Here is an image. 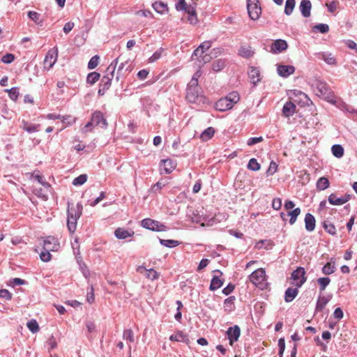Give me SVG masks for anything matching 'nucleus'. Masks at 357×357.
Wrapping results in <instances>:
<instances>
[{"instance_id":"obj_1","label":"nucleus","mask_w":357,"mask_h":357,"mask_svg":"<svg viewBox=\"0 0 357 357\" xmlns=\"http://www.w3.org/2000/svg\"><path fill=\"white\" fill-rule=\"evenodd\" d=\"M314 92L315 94L331 103H336L337 98L334 93L328 87L326 83L317 81L314 84Z\"/></svg>"},{"instance_id":"obj_2","label":"nucleus","mask_w":357,"mask_h":357,"mask_svg":"<svg viewBox=\"0 0 357 357\" xmlns=\"http://www.w3.org/2000/svg\"><path fill=\"white\" fill-rule=\"evenodd\" d=\"M240 100L239 94L236 91L229 93L225 98H220L215 103V109L220 112H225L231 109Z\"/></svg>"},{"instance_id":"obj_3","label":"nucleus","mask_w":357,"mask_h":357,"mask_svg":"<svg viewBox=\"0 0 357 357\" xmlns=\"http://www.w3.org/2000/svg\"><path fill=\"white\" fill-rule=\"evenodd\" d=\"M175 7L177 10H182L188 14L187 20L190 24L192 25L197 24L198 19L195 8L192 4L187 3L185 0H178Z\"/></svg>"},{"instance_id":"obj_4","label":"nucleus","mask_w":357,"mask_h":357,"mask_svg":"<svg viewBox=\"0 0 357 357\" xmlns=\"http://www.w3.org/2000/svg\"><path fill=\"white\" fill-rule=\"evenodd\" d=\"M82 215V206L77 205L76 208H68L67 227L70 233H73L77 228V221Z\"/></svg>"},{"instance_id":"obj_5","label":"nucleus","mask_w":357,"mask_h":357,"mask_svg":"<svg viewBox=\"0 0 357 357\" xmlns=\"http://www.w3.org/2000/svg\"><path fill=\"white\" fill-rule=\"evenodd\" d=\"M250 282L256 287L263 289L266 287V275L264 268H258L250 275Z\"/></svg>"},{"instance_id":"obj_6","label":"nucleus","mask_w":357,"mask_h":357,"mask_svg":"<svg viewBox=\"0 0 357 357\" xmlns=\"http://www.w3.org/2000/svg\"><path fill=\"white\" fill-rule=\"evenodd\" d=\"M98 126H100L102 128H105L107 126V120L103 116L102 113L100 111H96L93 113L91 121L85 125L82 131L84 132H87L88 128Z\"/></svg>"},{"instance_id":"obj_7","label":"nucleus","mask_w":357,"mask_h":357,"mask_svg":"<svg viewBox=\"0 0 357 357\" xmlns=\"http://www.w3.org/2000/svg\"><path fill=\"white\" fill-rule=\"evenodd\" d=\"M142 226L155 231H165L167 230V227L165 225L151 218L144 219L142 221Z\"/></svg>"},{"instance_id":"obj_8","label":"nucleus","mask_w":357,"mask_h":357,"mask_svg":"<svg viewBox=\"0 0 357 357\" xmlns=\"http://www.w3.org/2000/svg\"><path fill=\"white\" fill-rule=\"evenodd\" d=\"M247 9L251 20H256L260 17L261 9L257 0H248Z\"/></svg>"},{"instance_id":"obj_9","label":"nucleus","mask_w":357,"mask_h":357,"mask_svg":"<svg viewBox=\"0 0 357 357\" xmlns=\"http://www.w3.org/2000/svg\"><path fill=\"white\" fill-rule=\"evenodd\" d=\"M291 278L294 284L297 287H301L306 281L305 271L304 268L298 267L291 273Z\"/></svg>"},{"instance_id":"obj_10","label":"nucleus","mask_w":357,"mask_h":357,"mask_svg":"<svg viewBox=\"0 0 357 357\" xmlns=\"http://www.w3.org/2000/svg\"><path fill=\"white\" fill-rule=\"evenodd\" d=\"M57 56L58 50L56 47L50 50L44 59V68L50 70L56 61Z\"/></svg>"},{"instance_id":"obj_11","label":"nucleus","mask_w":357,"mask_h":357,"mask_svg":"<svg viewBox=\"0 0 357 357\" xmlns=\"http://www.w3.org/2000/svg\"><path fill=\"white\" fill-rule=\"evenodd\" d=\"M176 161L171 159H163L160 162V171L161 174H170L176 167Z\"/></svg>"},{"instance_id":"obj_12","label":"nucleus","mask_w":357,"mask_h":357,"mask_svg":"<svg viewBox=\"0 0 357 357\" xmlns=\"http://www.w3.org/2000/svg\"><path fill=\"white\" fill-rule=\"evenodd\" d=\"M60 248L59 240L52 236H47L43 241L44 250H51L52 252L57 251Z\"/></svg>"},{"instance_id":"obj_13","label":"nucleus","mask_w":357,"mask_h":357,"mask_svg":"<svg viewBox=\"0 0 357 357\" xmlns=\"http://www.w3.org/2000/svg\"><path fill=\"white\" fill-rule=\"evenodd\" d=\"M351 199V195L346 194L341 197H337L336 194L332 193L328 196V202L332 205H343Z\"/></svg>"},{"instance_id":"obj_14","label":"nucleus","mask_w":357,"mask_h":357,"mask_svg":"<svg viewBox=\"0 0 357 357\" xmlns=\"http://www.w3.org/2000/svg\"><path fill=\"white\" fill-rule=\"evenodd\" d=\"M227 335L229 340V344L232 346L235 342H236L240 337L241 330L238 326H234L228 328Z\"/></svg>"},{"instance_id":"obj_15","label":"nucleus","mask_w":357,"mask_h":357,"mask_svg":"<svg viewBox=\"0 0 357 357\" xmlns=\"http://www.w3.org/2000/svg\"><path fill=\"white\" fill-rule=\"evenodd\" d=\"M288 45L284 40L278 39L274 41L271 46V52L277 54L287 49Z\"/></svg>"},{"instance_id":"obj_16","label":"nucleus","mask_w":357,"mask_h":357,"mask_svg":"<svg viewBox=\"0 0 357 357\" xmlns=\"http://www.w3.org/2000/svg\"><path fill=\"white\" fill-rule=\"evenodd\" d=\"M201 98L198 89L187 88L185 98L189 102L196 103Z\"/></svg>"},{"instance_id":"obj_17","label":"nucleus","mask_w":357,"mask_h":357,"mask_svg":"<svg viewBox=\"0 0 357 357\" xmlns=\"http://www.w3.org/2000/svg\"><path fill=\"white\" fill-rule=\"evenodd\" d=\"M213 272L219 275H213L209 287L211 291L217 290L223 284V280L220 278V276L222 275V273L219 270H215Z\"/></svg>"},{"instance_id":"obj_18","label":"nucleus","mask_w":357,"mask_h":357,"mask_svg":"<svg viewBox=\"0 0 357 357\" xmlns=\"http://www.w3.org/2000/svg\"><path fill=\"white\" fill-rule=\"evenodd\" d=\"M169 340L172 342H181L186 344H189L190 342L188 335L181 331H178L172 334L169 337Z\"/></svg>"},{"instance_id":"obj_19","label":"nucleus","mask_w":357,"mask_h":357,"mask_svg":"<svg viewBox=\"0 0 357 357\" xmlns=\"http://www.w3.org/2000/svg\"><path fill=\"white\" fill-rule=\"evenodd\" d=\"M277 71L280 76L286 77L294 73L295 68L293 66L279 65Z\"/></svg>"},{"instance_id":"obj_20","label":"nucleus","mask_w":357,"mask_h":357,"mask_svg":"<svg viewBox=\"0 0 357 357\" xmlns=\"http://www.w3.org/2000/svg\"><path fill=\"white\" fill-rule=\"evenodd\" d=\"M299 8L303 17H308L310 16L312 3L310 0H302Z\"/></svg>"},{"instance_id":"obj_21","label":"nucleus","mask_w":357,"mask_h":357,"mask_svg":"<svg viewBox=\"0 0 357 357\" xmlns=\"http://www.w3.org/2000/svg\"><path fill=\"white\" fill-rule=\"evenodd\" d=\"M296 109V106L294 103L291 101L287 102L282 108V115L285 117H289L292 116Z\"/></svg>"},{"instance_id":"obj_22","label":"nucleus","mask_w":357,"mask_h":357,"mask_svg":"<svg viewBox=\"0 0 357 357\" xmlns=\"http://www.w3.org/2000/svg\"><path fill=\"white\" fill-rule=\"evenodd\" d=\"M316 220L311 213H307L305 217V226L306 230L312 231L315 228Z\"/></svg>"},{"instance_id":"obj_23","label":"nucleus","mask_w":357,"mask_h":357,"mask_svg":"<svg viewBox=\"0 0 357 357\" xmlns=\"http://www.w3.org/2000/svg\"><path fill=\"white\" fill-rule=\"evenodd\" d=\"M138 271L141 273L145 272L146 277L151 280H156L159 278L160 274L154 269H146L144 267H139Z\"/></svg>"},{"instance_id":"obj_24","label":"nucleus","mask_w":357,"mask_h":357,"mask_svg":"<svg viewBox=\"0 0 357 357\" xmlns=\"http://www.w3.org/2000/svg\"><path fill=\"white\" fill-rule=\"evenodd\" d=\"M21 127L24 130L26 131L27 132L31 133L38 131L40 125L33 124L23 119L22 121Z\"/></svg>"},{"instance_id":"obj_25","label":"nucleus","mask_w":357,"mask_h":357,"mask_svg":"<svg viewBox=\"0 0 357 357\" xmlns=\"http://www.w3.org/2000/svg\"><path fill=\"white\" fill-rule=\"evenodd\" d=\"M120 59H121V57L119 56L114 61H112L110 63V65L107 67V68L106 70V75H104L105 77H110L111 80H112V79L114 77V72H115L116 67L119 61H120Z\"/></svg>"},{"instance_id":"obj_26","label":"nucleus","mask_w":357,"mask_h":357,"mask_svg":"<svg viewBox=\"0 0 357 357\" xmlns=\"http://www.w3.org/2000/svg\"><path fill=\"white\" fill-rule=\"evenodd\" d=\"M298 288L297 287L296 288H288L286 290L284 294V300L286 302H291L296 298L298 293Z\"/></svg>"},{"instance_id":"obj_27","label":"nucleus","mask_w":357,"mask_h":357,"mask_svg":"<svg viewBox=\"0 0 357 357\" xmlns=\"http://www.w3.org/2000/svg\"><path fill=\"white\" fill-rule=\"evenodd\" d=\"M248 75L251 82L255 85L260 81L259 71L255 68L252 67L250 68L248 72Z\"/></svg>"},{"instance_id":"obj_28","label":"nucleus","mask_w":357,"mask_h":357,"mask_svg":"<svg viewBox=\"0 0 357 357\" xmlns=\"http://www.w3.org/2000/svg\"><path fill=\"white\" fill-rule=\"evenodd\" d=\"M336 270L335 261L332 258L330 262L326 263L322 268V273L325 275H331Z\"/></svg>"},{"instance_id":"obj_29","label":"nucleus","mask_w":357,"mask_h":357,"mask_svg":"<svg viewBox=\"0 0 357 357\" xmlns=\"http://www.w3.org/2000/svg\"><path fill=\"white\" fill-rule=\"evenodd\" d=\"M330 299L331 297L329 296H319L316 305V311H322Z\"/></svg>"},{"instance_id":"obj_30","label":"nucleus","mask_w":357,"mask_h":357,"mask_svg":"<svg viewBox=\"0 0 357 357\" xmlns=\"http://www.w3.org/2000/svg\"><path fill=\"white\" fill-rule=\"evenodd\" d=\"M211 46L210 41H205L202 43L195 51L193 54L195 56H201L205 50H208Z\"/></svg>"},{"instance_id":"obj_31","label":"nucleus","mask_w":357,"mask_h":357,"mask_svg":"<svg viewBox=\"0 0 357 357\" xmlns=\"http://www.w3.org/2000/svg\"><path fill=\"white\" fill-rule=\"evenodd\" d=\"M215 132V129L213 127H208L202 132L200 138L202 141L206 142L213 137Z\"/></svg>"},{"instance_id":"obj_32","label":"nucleus","mask_w":357,"mask_h":357,"mask_svg":"<svg viewBox=\"0 0 357 357\" xmlns=\"http://www.w3.org/2000/svg\"><path fill=\"white\" fill-rule=\"evenodd\" d=\"M323 227L327 233L332 236L336 235V229L335 225L328 220H326L322 223Z\"/></svg>"},{"instance_id":"obj_33","label":"nucleus","mask_w":357,"mask_h":357,"mask_svg":"<svg viewBox=\"0 0 357 357\" xmlns=\"http://www.w3.org/2000/svg\"><path fill=\"white\" fill-rule=\"evenodd\" d=\"M330 185L328 179L326 177H321L317 182V188L318 190H324Z\"/></svg>"},{"instance_id":"obj_34","label":"nucleus","mask_w":357,"mask_h":357,"mask_svg":"<svg viewBox=\"0 0 357 357\" xmlns=\"http://www.w3.org/2000/svg\"><path fill=\"white\" fill-rule=\"evenodd\" d=\"M301 211L300 208H296L294 210L288 211L287 215L290 217L289 223L291 225H294L296 222L297 217L301 214Z\"/></svg>"},{"instance_id":"obj_35","label":"nucleus","mask_w":357,"mask_h":357,"mask_svg":"<svg viewBox=\"0 0 357 357\" xmlns=\"http://www.w3.org/2000/svg\"><path fill=\"white\" fill-rule=\"evenodd\" d=\"M253 54L254 52L250 46H243L239 50V55L244 58H250Z\"/></svg>"},{"instance_id":"obj_36","label":"nucleus","mask_w":357,"mask_h":357,"mask_svg":"<svg viewBox=\"0 0 357 357\" xmlns=\"http://www.w3.org/2000/svg\"><path fill=\"white\" fill-rule=\"evenodd\" d=\"M296 5L295 0H287L284 7V13L287 15H290L294 9Z\"/></svg>"},{"instance_id":"obj_37","label":"nucleus","mask_w":357,"mask_h":357,"mask_svg":"<svg viewBox=\"0 0 357 357\" xmlns=\"http://www.w3.org/2000/svg\"><path fill=\"white\" fill-rule=\"evenodd\" d=\"M332 153L336 158H342L344 155V149L341 145L335 144L331 148Z\"/></svg>"},{"instance_id":"obj_38","label":"nucleus","mask_w":357,"mask_h":357,"mask_svg":"<svg viewBox=\"0 0 357 357\" xmlns=\"http://www.w3.org/2000/svg\"><path fill=\"white\" fill-rule=\"evenodd\" d=\"M317 282L319 285V291L322 292L325 290L326 287L331 282V279L329 278H320L317 280Z\"/></svg>"},{"instance_id":"obj_39","label":"nucleus","mask_w":357,"mask_h":357,"mask_svg":"<svg viewBox=\"0 0 357 357\" xmlns=\"http://www.w3.org/2000/svg\"><path fill=\"white\" fill-rule=\"evenodd\" d=\"M100 73L97 72H92L88 75L86 82L90 84H93L100 79Z\"/></svg>"},{"instance_id":"obj_40","label":"nucleus","mask_w":357,"mask_h":357,"mask_svg":"<svg viewBox=\"0 0 357 357\" xmlns=\"http://www.w3.org/2000/svg\"><path fill=\"white\" fill-rule=\"evenodd\" d=\"M114 234L116 237L119 239H124L128 236H130V233L127 230L121 228H118L117 229H116Z\"/></svg>"},{"instance_id":"obj_41","label":"nucleus","mask_w":357,"mask_h":357,"mask_svg":"<svg viewBox=\"0 0 357 357\" xmlns=\"http://www.w3.org/2000/svg\"><path fill=\"white\" fill-rule=\"evenodd\" d=\"M320 58L329 65L335 64V59L331 54L322 53L320 54Z\"/></svg>"},{"instance_id":"obj_42","label":"nucleus","mask_w":357,"mask_h":357,"mask_svg":"<svg viewBox=\"0 0 357 357\" xmlns=\"http://www.w3.org/2000/svg\"><path fill=\"white\" fill-rule=\"evenodd\" d=\"M6 92L8 93L9 98L13 100H16L19 96V90L17 87H13L10 89H6Z\"/></svg>"},{"instance_id":"obj_43","label":"nucleus","mask_w":357,"mask_h":357,"mask_svg":"<svg viewBox=\"0 0 357 357\" xmlns=\"http://www.w3.org/2000/svg\"><path fill=\"white\" fill-rule=\"evenodd\" d=\"M225 66V62L222 60L218 59L213 63L212 69L215 72H218L223 69Z\"/></svg>"},{"instance_id":"obj_44","label":"nucleus","mask_w":357,"mask_h":357,"mask_svg":"<svg viewBox=\"0 0 357 357\" xmlns=\"http://www.w3.org/2000/svg\"><path fill=\"white\" fill-rule=\"evenodd\" d=\"M248 168L250 170L258 171L260 169V165L255 158H252L249 160Z\"/></svg>"},{"instance_id":"obj_45","label":"nucleus","mask_w":357,"mask_h":357,"mask_svg":"<svg viewBox=\"0 0 357 357\" xmlns=\"http://www.w3.org/2000/svg\"><path fill=\"white\" fill-rule=\"evenodd\" d=\"M160 243L166 247L174 248L179 245V242L175 240L160 239Z\"/></svg>"},{"instance_id":"obj_46","label":"nucleus","mask_w":357,"mask_h":357,"mask_svg":"<svg viewBox=\"0 0 357 357\" xmlns=\"http://www.w3.org/2000/svg\"><path fill=\"white\" fill-rule=\"evenodd\" d=\"M28 328L33 333H37L39 331V326L35 319H31L27 323Z\"/></svg>"},{"instance_id":"obj_47","label":"nucleus","mask_w":357,"mask_h":357,"mask_svg":"<svg viewBox=\"0 0 357 357\" xmlns=\"http://www.w3.org/2000/svg\"><path fill=\"white\" fill-rule=\"evenodd\" d=\"M123 339L130 342H133L135 341L134 333L131 329H126L124 331Z\"/></svg>"},{"instance_id":"obj_48","label":"nucleus","mask_w":357,"mask_h":357,"mask_svg":"<svg viewBox=\"0 0 357 357\" xmlns=\"http://www.w3.org/2000/svg\"><path fill=\"white\" fill-rule=\"evenodd\" d=\"M313 31H318L321 33H326L329 31V26L326 24H319L313 27Z\"/></svg>"},{"instance_id":"obj_49","label":"nucleus","mask_w":357,"mask_h":357,"mask_svg":"<svg viewBox=\"0 0 357 357\" xmlns=\"http://www.w3.org/2000/svg\"><path fill=\"white\" fill-rule=\"evenodd\" d=\"M153 7L159 13H163L167 9V6L162 2L154 3Z\"/></svg>"},{"instance_id":"obj_50","label":"nucleus","mask_w":357,"mask_h":357,"mask_svg":"<svg viewBox=\"0 0 357 357\" xmlns=\"http://www.w3.org/2000/svg\"><path fill=\"white\" fill-rule=\"evenodd\" d=\"M87 180V176L86 174H82L75 178L73 181V184L74 185H80L84 184Z\"/></svg>"},{"instance_id":"obj_51","label":"nucleus","mask_w":357,"mask_h":357,"mask_svg":"<svg viewBox=\"0 0 357 357\" xmlns=\"http://www.w3.org/2000/svg\"><path fill=\"white\" fill-rule=\"evenodd\" d=\"M51 250H44V251L41 252L40 254V258L43 261L48 262L51 260L52 255L50 253Z\"/></svg>"},{"instance_id":"obj_52","label":"nucleus","mask_w":357,"mask_h":357,"mask_svg":"<svg viewBox=\"0 0 357 357\" xmlns=\"http://www.w3.org/2000/svg\"><path fill=\"white\" fill-rule=\"evenodd\" d=\"M62 121V123L66 124L67 126L72 125L75 122V118L70 116V115H66V116H61V119H60Z\"/></svg>"},{"instance_id":"obj_53","label":"nucleus","mask_w":357,"mask_h":357,"mask_svg":"<svg viewBox=\"0 0 357 357\" xmlns=\"http://www.w3.org/2000/svg\"><path fill=\"white\" fill-rule=\"evenodd\" d=\"M98 60L99 56L98 55L93 56L88 63V68L89 69H94L96 68V66L98 65Z\"/></svg>"},{"instance_id":"obj_54","label":"nucleus","mask_w":357,"mask_h":357,"mask_svg":"<svg viewBox=\"0 0 357 357\" xmlns=\"http://www.w3.org/2000/svg\"><path fill=\"white\" fill-rule=\"evenodd\" d=\"M111 77H105L103 76L101 80V85L103 86L102 89L106 90L108 89L111 85Z\"/></svg>"},{"instance_id":"obj_55","label":"nucleus","mask_w":357,"mask_h":357,"mask_svg":"<svg viewBox=\"0 0 357 357\" xmlns=\"http://www.w3.org/2000/svg\"><path fill=\"white\" fill-rule=\"evenodd\" d=\"M15 56L13 54L8 53L2 56L1 61L4 63H10L14 61Z\"/></svg>"},{"instance_id":"obj_56","label":"nucleus","mask_w":357,"mask_h":357,"mask_svg":"<svg viewBox=\"0 0 357 357\" xmlns=\"http://www.w3.org/2000/svg\"><path fill=\"white\" fill-rule=\"evenodd\" d=\"M264 140L262 137H251L250 138L247 144L248 146H253L255 144L261 142Z\"/></svg>"},{"instance_id":"obj_57","label":"nucleus","mask_w":357,"mask_h":357,"mask_svg":"<svg viewBox=\"0 0 357 357\" xmlns=\"http://www.w3.org/2000/svg\"><path fill=\"white\" fill-rule=\"evenodd\" d=\"M272 207L275 210H279L282 207V199L280 198H275L272 202Z\"/></svg>"},{"instance_id":"obj_58","label":"nucleus","mask_w":357,"mask_h":357,"mask_svg":"<svg viewBox=\"0 0 357 357\" xmlns=\"http://www.w3.org/2000/svg\"><path fill=\"white\" fill-rule=\"evenodd\" d=\"M278 347H279V356L280 357H282V354L285 349V342L283 338H280L278 341Z\"/></svg>"},{"instance_id":"obj_59","label":"nucleus","mask_w":357,"mask_h":357,"mask_svg":"<svg viewBox=\"0 0 357 357\" xmlns=\"http://www.w3.org/2000/svg\"><path fill=\"white\" fill-rule=\"evenodd\" d=\"M0 297L6 300H10L12 294L7 289H1Z\"/></svg>"},{"instance_id":"obj_60","label":"nucleus","mask_w":357,"mask_h":357,"mask_svg":"<svg viewBox=\"0 0 357 357\" xmlns=\"http://www.w3.org/2000/svg\"><path fill=\"white\" fill-rule=\"evenodd\" d=\"M277 169H278V165L276 164V162L272 161L270 163L269 167H268V169L267 170V174L272 175L275 172H276Z\"/></svg>"},{"instance_id":"obj_61","label":"nucleus","mask_w":357,"mask_h":357,"mask_svg":"<svg viewBox=\"0 0 357 357\" xmlns=\"http://www.w3.org/2000/svg\"><path fill=\"white\" fill-rule=\"evenodd\" d=\"M326 6L328 7L329 12L333 13L337 9V2L335 1H333L330 3H327Z\"/></svg>"},{"instance_id":"obj_62","label":"nucleus","mask_w":357,"mask_h":357,"mask_svg":"<svg viewBox=\"0 0 357 357\" xmlns=\"http://www.w3.org/2000/svg\"><path fill=\"white\" fill-rule=\"evenodd\" d=\"M28 16L30 19H31L35 22H38L40 19V15L34 11H29L28 13Z\"/></svg>"},{"instance_id":"obj_63","label":"nucleus","mask_w":357,"mask_h":357,"mask_svg":"<svg viewBox=\"0 0 357 357\" xmlns=\"http://www.w3.org/2000/svg\"><path fill=\"white\" fill-rule=\"evenodd\" d=\"M74 23L73 22H68L65 24L63 26V31L65 33H68L74 27Z\"/></svg>"},{"instance_id":"obj_64","label":"nucleus","mask_w":357,"mask_h":357,"mask_svg":"<svg viewBox=\"0 0 357 357\" xmlns=\"http://www.w3.org/2000/svg\"><path fill=\"white\" fill-rule=\"evenodd\" d=\"M343 311L340 307H337L335 310L333 316L337 319H341L343 317Z\"/></svg>"}]
</instances>
